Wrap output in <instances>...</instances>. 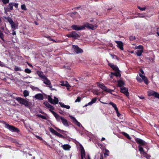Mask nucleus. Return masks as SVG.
Returning <instances> with one entry per match:
<instances>
[{"mask_svg": "<svg viewBox=\"0 0 159 159\" xmlns=\"http://www.w3.org/2000/svg\"><path fill=\"white\" fill-rule=\"evenodd\" d=\"M7 20L8 21V22L10 23V25L12 24L14 22L12 20V19L10 18L8 19Z\"/></svg>", "mask_w": 159, "mask_h": 159, "instance_id": "obj_42", "label": "nucleus"}, {"mask_svg": "<svg viewBox=\"0 0 159 159\" xmlns=\"http://www.w3.org/2000/svg\"><path fill=\"white\" fill-rule=\"evenodd\" d=\"M15 30H12V33L13 35H15L16 34V31H15Z\"/></svg>", "mask_w": 159, "mask_h": 159, "instance_id": "obj_51", "label": "nucleus"}, {"mask_svg": "<svg viewBox=\"0 0 159 159\" xmlns=\"http://www.w3.org/2000/svg\"><path fill=\"white\" fill-rule=\"evenodd\" d=\"M116 72L114 73H111L112 74L118 77H120L121 76V75L120 73L119 72V71H116Z\"/></svg>", "mask_w": 159, "mask_h": 159, "instance_id": "obj_29", "label": "nucleus"}, {"mask_svg": "<svg viewBox=\"0 0 159 159\" xmlns=\"http://www.w3.org/2000/svg\"><path fill=\"white\" fill-rule=\"evenodd\" d=\"M60 119L61 120L64 126H69L67 121L66 119L62 117H61Z\"/></svg>", "mask_w": 159, "mask_h": 159, "instance_id": "obj_18", "label": "nucleus"}, {"mask_svg": "<svg viewBox=\"0 0 159 159\" xmlns=\"http://www.w3.org/2000/svg\"><path fill=\"white\" fill-rule=\"evenodd\" d=\"M104 157H106L107 156H108L109 154H107V152H105L104 153Z\"/></svg>", "mask_w": 159, "mask_h": 159, "instance_id": "obj_57", "label": "nucleus"}, {"mask_svg": "<svg viewBox=\"0 0 159 159\" xmlns=\"http://www.w3.org/2000/svg\"><path fill=\"white\" fill-rule=\"evenodd\" d=\"M153 96H154L156 98H159V93H157L155 92L154 93Z\"/></svg>", "mask_w": 159, "mask_h": 159, "instance_id": "obj_43", "label": "nucleus"}, {"mask_svg": "<svg viewBox=\"0 0 159 159\" xmlns=\"http://www.w3.org/2000/svg\"><path fill=\"white\" fill-rule=\"evenodd\" d=\"M43 104L47 107L49 108V110L50 111H51L54 109V107L50 105L48 102H44Z\"/></svg>", "mask_w": 159, "mask_h": 159, "instance_id": "obj_15", "label": "nucleus"}, {"mask_svg": "<svg viewBox=\"0 0 159 159\" xmlns=\"http://www.w3.org/2000/svg\"><path fill=\"white\" fill-rule=\"evenodd\" d=\"M71 33V36L72 38L75 39H77L80 37L79 35L75 32H72Z\"/></svg>", "mask_w": 159, "mask_h": 159, "instance_id": "obj_22", "label": "nucleus"}, {"mask_svg": "<svg viewBox=\"0 0 159 159\" xmlns=\"http://www.w3.org/2000/svg\"><path fill=\"white\" fill-rule=\"evenodd\" d=\"M139 151L140 152L141 154H143V155H147V153L144 152L143 148L141 146H139Z\"/></svg>", "mask_w": 159, "mask_h": 159, "instance_id": "obj_25", "label": "nucleus"}, {"mask_svg": "<svg viewBox=\"0 0 159 159\" xmlns=\"http://www.w3.org/2000/svg\"><path fill=\"white\" fill-rule=\"evenodd\" d=\"M25 72L28 74H30L31 73V71L30 70L28 69H26L25 70Z\"/></svg>", "mask_w": 159, "mask_h": 159, "instance_id": "obj_40", "label": "nucleus"}, {"mask_svg": "<svg viewBox=\"0 0 159 159\" xmlns=\"http://www.w3.org/2000/svg\"><path fill=\"white\" fill-rule=\"evenodd\" d=\"M98 85L99 88H101L105 91L111 93L112 91H113V90H111L109 89H107L103 84H98Z\"/></svg>", "mask_w": 159, "mask_h": 159, "instance_id": "obj_7", "label": "nucleus"}, {"mask_svg": "<svg viewBox=\"0 0 159 159\" xmlns=\"http://www.w3.org/2000/svg\"><path fill=\"white\" fill-rule=\"evenodd\" d=\"M14 70L16 71H21V70L20 67H19L16 66H15V67L14 68Z\"/></svg>", "mask_w": 159, "mask_h": 159, "instance_id": "obj_37", "label": "nucleus"}, {"mask_svg": "<svg viewBox=\"0 0 159 159\" xmlns=\"http://www.w3.org/2000/svg\"><path fill=\"white\" fill-rule=\"evenodd\" d=\"M48 87H49L51 89V90H56V89H55L52 88V86L51 85L49 86Z\"/></svg>", "mask_w": 159, "mask_h": 159, "instance_id": "obj_54", "label": "nucleus"}, {"mask_svg": "<svg viewBox=\"0 0 159 159\" xmlns=\"http://www.w3.org/2000/svg\"><path fill=\"white\" fill-rule=\"evenodd\" d=\"M143 156L144 157H146L147 158H149L150 157V156L148 155L147 154V155H143Z\"/></svg>", "mask_w": 159, "mask_h": 159, "instance_id": "obj_49", "label": "nucleus"}, {"mask_svg": "<svg viewBox=\"0 0 159 159\" xmlns=\"http://www.w3.org/2000/svg\"><path fill=\"white\" fill-rule=\"evenodd\" d=\"M27 64H28V65H29L30 66H31V67H33L32 65H31V64H30L29 63H27Z\"/></svg>", "mask_w": 159, "mask_h": 159, "instance_id": "obj_64", "label": "nucleus"}, {"mask_svg": "<svg viewBox=\"0 0 159 159\" xmlns=\"http://www.w3.org/2000/svg\"><path fill=\"white\" fill-rule=\"evenodd\" d=\"M100 159H103V156L102 155H101Z\"/></svg>", "mask_w": 159, "mask_h": 159, "instance_id": "obj_63", "label": "nucleus"}, {"mask_svg": "<svg viewBox=\"0 0 159 159\" xmlns=\"http://www.w3.org/2000/svg\"><path fill=\"white\" fill-rule=\"evenodd\" d=\"M80 100H81L80 98V97H77V98L75 101V102H79L80 101Z\"/></svg>", "mask_w": 159, "mask_h": 159, "instance_id": "obj_45", "label": "nucleus"}, {"mask_svg": "<svg viewBox=\"0 0 159 159\" xmlns=\"http://www.w3.org/2000/svg\"><path fill=\"white\" fill-rule=\"evenodd\" d=\"M155 92L151 90L148 91V95L149 96H153Z\"/></svg>", "mask_w": 159, "mask_h": 159, "instance_id": "obj_33", "label": "nucleus"}, {"mask_svg": "<svg viewBox=\"0 0 159 159\" xmlns=\"http://www.w3.org/2000/svg\"><path fill=\"white\" fill-rule=\"evenodd\" d=\"M139 97L141 99H143L144 98V97L143 96H139Z\"/></svg>", "mask_w": 159, "mask_h": 159, "instance_id": "obj_56", "label": "nucleus"}, {"mask_svg": "<svg viewBox=\"0 0 159 159\" xmlns=\"http://www.w3.org/2000/svg\"><path fill=\"white\" fill-rule=\"evenodd\" d=\"M138 8L139 9V10H141V11H144L146 9V8L145 7L141 8V7H140L139 6L138 7Z\"/></svg>", "mask_w": 159, "mask_h": 159, "instance_id": "obj_47", "label": "nucleus"}, {"mask_svg": "<svg viewBox=\"0 0 159 159\" xmlns=\"http://www.w3.org/2000/svg\"><path fill=\"white\" fill-rule=\"evenodd\" d=\"M108 65L115 71H119L118 68L116 66L110 63H109Z\"/></svg>", "mask_w": 159, "mask_h": 159, "instance_id": "obj_21", "label": "nucleus"}, {"mask_svg": "<svg viewBox=\"0 0 159 159\" xmlns=\"http://www.w3.org/2000/svg\"><path fill=\"white\" fill-rule=\"evenodd\" d=\"M80 152L81 159H84L85 157V152L84 148L82 146L80 148Z\"/></svg>", "mask_w": 159, "mask_h": 159, "instance_id": "obj_14", "label": "nucleus"}, {"mask_svg": "<svg viewBox=\"0 0 159 159\" xmlns=\"http://www.w3.org/2000/svg\"><path fill=\"white\" fill-rule=\"evenodd\" d=\"M11 29L12 30H16L17 29V26H16V24L14 22L12 24H11Z\"/></svg>", "mask_w": 159, "mask_h": 159, "instance_id": "obj_28", "label": "nucleus"}, {"mask_svg": "<svg viewBox=\"0 0 159 159\" xmlns=\"http://www.w3.org/2000/svg\"><path fill=\"white\" fill-rule=\"evenodd\" d=\"M19 4L15 2H10L9 3L5 11H10L13 10V7L14 6L16 9L18 8Z\"/></svg>", "mask_w": 159, "mask_h": 159, "instance_id": "obj_2", "label": "nucleus"}, {"mask_svg": "<svg viewBox=\"0 0 159 159\" xmlns=\"http://www.w3.org/2000/svg\"><path fill=\"white\" fill-rule=\"evenodd\" d=\"M66 36L68 37H72V36H71V33H70L69 34H67Z\"/></svg>", "mask_w": 159, "mask_h": 159, "instance_id": "obj_53", "label": "nucleus"}, {"mask_svg": "<svg viewBox=\"0 0 159 159\" xmlns=\"http://www.w3.org/2000/svg\"><path fill=\"white\" fill-rule=\"evenodd\" d=\"M37 73L38 75L43 80L44 78H45V77H46L45 75H44L43 73L42 72L39 71H37Z\"/></svg>", "mask_w": 159, "mask_h": 159, "instance_id": "obj_20", "label": "nucleus"}, {"mask_svg": "<svg viewBox=\"0 0 159 159\" xmlns=\"http://www.w3.org/2000/svg\"><path fill=\"white\" fill-rule=\"evenodd\" d=\"M136 142L139 144L140 146H146L147 144L143 140H135Z\"/></svg>", "mask_w": 159, "mask_h": 159, "instance_id": "obj_12", "label": "nucleus"}, {"mask_svg": "<svg viewBox=\"0 0 159 159\" xmlns=\"http://www.w3.org/2000/svg\"><path fill=\"white\" fill-rule=\"evenodd\" d=\"M34 98L39 100H43V95L41 93H39L35 95Z\"/></svg>", "mask_w": 159, "mask_h": 159, "instance_id": "obj_17", "label": "nucleus"}, {"mask_svg": "<svg viewBox=\"0 0 159 159\" xmlns=\"http://www.w3.org/2000/svg\"><path fill=\"white\" fill-rule=\"evenodd\" d=\"M43 83L46 85L49 86L51 84L50 81L46 77H45V78H44L43 80Z\"/></svg>", "mask_w": 159, "mask_h": 159, "instance_id": "obj_19", "label": "nucleus"}, {"mask_svg": "<svg viewBox=\"0 0 159 159\" xmlns=\"http://www.w3.org/2000/svg\"><path fill=\"white\" fill-rule=\"evenodd\" d=\"M37 116L38 117H40L43 119H45V120L47 119L46 117L44 116H43V115H41L40 114H39V115H37Z\"/></svg>", "mask_w": 159, "mask_h": 159, "instance_id": "obj_35", "label": "nucleus"}, {"mask_svg": "<svg viewBox=\"0 0 159 159\" xmlns=\"http://www.w3.org/2000/svg\"><path fill=\"white\" fill-rule=\"evenodd\" d=\"M23 94L25 97H27L29 95V93L27 90H25L24 91Z\"/></svg>", "mask_w": 159, "mask_h": 159, "instance_id": "obj_34", "label": "nucleus"}, {"mask_svg": "<svg viewBox=\"0 0 159 159\" xmlns=\"http://www.w3.org/2000/svg\"><path fill=\"white\" fill-rule=\"evenodd\" d=\"M109 104L112 106L114 108L115 111H117L118 108L115 104L111 102L109 103Z\"/></svg>", "mask_w": 159, "mask_h": 159, "instance_id": "obj_31", "label": "nucleus"}, {"mask_svg": "<svg viewBox=\"0 0 159 159\" xmlns=\"http://www.w3.org/2000/svg\"><path fill=\"white\" fill-rule=\"evenodd\" d=\"M4 34L2 33L0 34V37L1 39L3 41H4V39L3 38Z\"/></svg>", "mask_w": 159, "mask_h": 159, "instance_id": "obj_46", "label": "nucleus"}, {"mask_svg": "<svg viewBox=\"0 0 159 159\" xmlns=\"http://www.w3.org/2000/svg\"><path fill=\"white\" fill-rule=\"evenodd\" d=\"M21 8L22 10H26L27 8L26 7L25 5V4L22 5L21 6Z\"/></svg>", "mask_w": 159, "mask_h": 159, "instance_id": "obj_39", "label": "nucleus"}, {"mask_svg": "<svg viewBox=\"0 0 159 159\" xmlns=\"http://www.w3.org/2000/svg\"><path fill=\"white\" fill-rule=\"evenodd\" d=\"M116 113L117 114V116L118 117H119L120 115V114L119 112L118 109H117V111H116Z\"/></svg>", "mask_w": 159, "mask_h": 159, "instance_id": "obj_50", "label": "nucleus"}, {"mask_svg": "<svg viewBox=\"0 0 159 159\" xmlns=\"http://www.w3.org/2000/svg\"><path fill=\"white\" fill-rule=\"evenodd\" d=\"M2 123L5 124V127L9 130L14 132H18L19 130L18 129L14 127V126L10 125L7 124L5 122L3 121Z\"/></svg>", "mask_w": 159, "mask_h": 159, "instance_id": "obj_3", "label": "nucleus"}, {"mask_svg": "<svg viewBox=\"0 0 159 159\" xmlns=\"http://www.w3.org/2000/svg\"><path fill=\"white\" fill-rule=\"evenodd\" d=\"M49 130L51 132H52V134H54V135H55L56 133L57 132L56 130H54L52 128H50Z\"/></svg>", "mask_w": 159, "mask_h": 159, "instance_id": "obj_36", "label": "nucleus"}, {"mask_svg": "<svg viewBox=\"0 0 159 159\" xmlns=\"http://www.w3.org/2000/svg\"><path fill=\"white\" fill-rule=\"evenodd\" d=\"M16 99L20 104L24 105L27 107H30L28 102L25 99L20 97H16Z\"/></svg>", "mask_w": 159, "mask_h": 159, "instance_id": "obj_1", "label": "nucleus"}, {"mask_svg": "<svg viewBox=\"0 0 159 159\" xmlns=\"http://www.w3.org/2000/svg\"><path fill=\"white\" fill-rule=\"evenodd\" d=\"M47 38L49 39H50V40L51 41H54V40H53V39H52L49 36L48 37H47Z\"/></svg>", "mask_w": 159, "mask_h": 159, "instance_id": "obj_58", "label": "nucleus"}, {"mask_svg": "<svg viewBox=\"0 0 159 159\" xmlns=\"http://www.w3.org/2000/svg\"><path fill=\"white\" fill-rule=\"evenodd\" d=\"M72 48L74 51L77 54L81 53L83 52V50L77 46L73 45Z\"/></svg>", "mask_w": 159, "mask_h": 159, "instance_id": "obj_9", "label": "nucleus"}, {"mask_svg": "<svg viewBox=\"0 0 159 159\" xmlns=\"http://www.w3.org/2000/svg\"><path fill=\"white\" fill-rule=\"evenodd\" d=\"M115 42L117 44L118 47L121 50H123V43L121 41H116Z\"/></svg>", "mask_w": 159, "mask_h": 159, "instance_id": "obj_16", "label": "nucleus"}, {"mask_svg": "<svg viewBox=\"0 0 159 159\" xmlns=\"http://www.w3.org/2000/svg\"><path fill=\"white\" fill-rule=\"evenodd\" d=\"M118 86L120 87H121L124 84V82L121 80H118Z\"/></svg>", "mask_w": 159, "mask_h": 159, "instance_id": "obj_30", "label": "nucleus"}, {"mask_svg": "<svg viewBox=\"0 0 159 159\" xmlns=\"http://www.w3.org/2000/svg\"><path fill=\"white\" fill-rule=\"evenodd\" d=\"M51 112L52 113V114L54 115L56 118L57 119V120H59L60 119H61V117L58 114H57V113H56L54 111H52V110L51 111Z\"/></svg>", "mask_w": 159, "mask_h": 159, "instance_id": "obj_23", "label": "nucleus"}, {"mask_svg": "<svg viewBox=\"0 0 159 159\" xmlns=\"http://www.w3.org/2000/svg\"><path fill=\"white\" fill-rule=\"evenodd\" d=\"M58 137H59L60 138H64L63 137V136L61 134H60V135H59Z\"/></svg>", "mask_w": 159, "mask_h": 159, "instance_id": "obj_60", "label": "nucleus"}, {"mask_svg": "<svg viewBox=\"0 0 159 159\" xmlns=\"http://www.w3.org/2000/svg\"><path fill=\"white\" fill-rule=\"evenodd\" d=\"M59 104L60 105L61 107L65 108L68 109H69L70 108V106L69 105H65L61 102H59Z\"/></svg>", "mask_w": 159, "mask_h": 159, "instance_id": "obj_26", "label": "nucleus"}, {"mask_svg": "<svg viewBox=\"0 0 159 159\" xmlns=\"http://www.w3.org/2000/svg\"><path fill=\"white\" fill-rule=\"evenodd\" d=\"M120 92L124 93L126 96H129V93L128 92V89L124 87H121L120 88Z\"/></svg>", "mask_w": 159, "mask_h": 159, "instance_id": "obj_11", "label": "nucleus"}, {"mask_svg": "<svg viewBox=\"0 0 159 159\" xmlns=\"http://www.w3.org/2000/svg\"><path fill=\"white\" fill-rule=\"evenodd\" d=\"M72 28L75 30H83V25H73L71 26Z\"/></svg>", "mask_w": 159, "mask_h": 159, "instance_id": "obj_13", "label": "nucleus"}, {"mask_svg": "<svg viewBox=\"0 0 159 159\" xmlns=\"http://www.w3.org/2000/svg\"><path fill=\"white\" fill-rule=\"evenodd\" d=\"M135 39L134 36H131L129 37V39L130 40H133Z\"/></svg>", "mask_w": 159, "mask_h": 159, "instance_id": "obj_48", "label": "nucleus"}, {"mask_svg": "<svg viewBox=\"0 0 159 159\" xmlns=\"http://www.w3.org/2000/svg\"><path fill=\"white\" fill-rule=\"evenodd\" d=\"M48 100L49 102L52 104H57L58 103V99L55 97H54V99L53 100L51 97L49 96H48Z\"/></svg>", "mask_w": 159, "mask_h": 159, "instance_id": "obj_8", "label": "nucleus"}, {"mask_svg": "<svg viewBox=\"0 0 159 159\" xmlns=\"http://www.w3.org/2000/svg\"><path fill=\"white\" fill-rule=\"evenodd\" d=\"M55 135H57V136H59V135H60V134H59V133H58L57 132L56 134H55Z\"/></svg>", "mask_w": 159, "mask_h": 159, "instance_id": "obj_59", "label": "nucleus"}, {"mask_svg": "<svg viewBox=\"0 0 159 159\" xmlns=\"http://www.w3.org/2000/svg\"><path fill=\"white\" fill-rule=\"evenodd\" d=\"M69 116L72 120V121L74 123V124L77 125L79 127H82V126L81 125L80 123L74 117L71 116Z\"/></svg>", "mask_w": 159, "mask_h": 159, "instance_id": "obj_10", "label": "nucleus"}, {"mask_svg": "<svg viewBox=\"0 0 159 159\" xmlns=\"http://www.w3.org/2000/svg\"><path fill=\"white\" fill-rule=\"evenodd\" d=\"M83 30L85 29V27H86L89 29L94 30L97 27V26L95 25H93L89 23H86L83 25Z\"/></svg>", "mask_w": 159, "mask_h": 159, "instance_id": "obj_5", "label": "nucleus"}, {"mask_svg": "<svg viewBox=\"0 0 159 159\" xmlns=\"http://www.w3.org/2000/svg\"><path fill=\"white\" fill-rule=\"evenodd\" d=\"M43 140L42 142L44 143V144L46 145H48V143L46 142L44 140Z\"/></svg>", "mask_w": 159, "mask_h": 159, "instance_id": "obj_52", "label": "nucleus"}, {"mask_svg": "<svg viewBox=\"0 0 159 159\" xmlns=\"http://www.w3.org/2000/svg\"><path fill=\"white\" fill-rule=\"evenodd\" d=\"M12 142L15 143L16 146H18L17 145H19L20 144L18 143V142L16 140H11ZM19 147V146H18Z\"/></svg>", "mask_w": 159, "mask_h": 159, "instance_id": "obj_41", "label": "nucleus"}, {"mask_svg": "<svg viewBox=\"0 0 159 159\" xmlns=\"http://www.w3.org/2000/svg\"><path fill=\"white\" fill-rule=\"evenodd\" d=\"M97 100V98H93L91 101L89 102L87 105H85V106H87L88 105H92L93 103L95 102Z\"/></svg>", "mask_w": 159, "mask_h": 159, "instance_id": "obj_27", "label": "nucleus"}, {"mask_svg": "<svg viewBox=\"0 0 159 159\" xmlns=\"http://www.w3.org/2000/svg\"><path fill=\"white\" fill-rule=\"evenodd\" d=\"M136 78L137 81L140 83H141L142 82V80H143L145 84H148V80L147 77L141 74H139V76H137Z\"/></svg>", "mask_w": 159, "mask_h": 159, "instance_id": "obj_4", "label": "nucleus"}, {"mask_svg": "<svg viewBox=\"0 0 159 159\" xmlns=\"http://www.w3.org/2000/svg\"><path fill=\"white\" fill-rule=\"evenodd\" d=\"M58 137H59L60 138H64L63 137V136L61 134H60V135H59Z\"/></svg>", "mask_w": 159, "mask_h": 159, "instance_id": "obj_61", "label": "nucleus"}, {"mask_svg": "<svg viewBox=\"0 0 159 159\" xmlns=\"http://www.w3.org/2000/svg\"><path fill=\"white\" fill-rule=\"evenodd\" d=\"M4 65V64L1 61H0V66H3Z\"/></svg>", "mask_w": 159, "mask_h": 159, "instance_id": "obj_55", "label": "nucleus"}, {"mask_svg": "<svg viewBox=\"0 0 159 159\" xmlns=\"http://www.w3.org/2000/svg\"><path fill=\"white\" fill-rule=\"evenodd\" d=\"M137 15V17H145L143 14L142 13H139Z\"/></svg>", "mask_w": 159, "mask_h": 159, "instance_id": "obj_38", "label": "nucleus"}, {"mask_svg": "<svg viewBox=\"0 0 159 159\" xmlns=\"http://www.w3.org/2000/svg\"><path fill=\"white\" fill-rule=\"evenodd\" d=\"M65 86L67 87L70 86L69 84L67 83V84H66Z\"/></svg>", "mask_w": 159, "mask_h": 159, "instance_id": "obj_62", "label": "nucleus"}, {"mask_svg": "<svg viewBox=\"0 0 159 159\" xmlns=\"http://www.w3.org/2000/svg\"><path fill=\"white\" fill-rule=\"evenodd\" d=\"M9 1V0H2V2L4 4L8 3Z\"/></svg>", "mask_w": 159, "mask_h": 159, "instance_id": "obj_44", "label": "nucleus"}, {"mask_svg": "<svg viewBox=\"0 0 159 159\" xmlns=\"http://www.w3.org/2000/svg\"><path fill=\"white\" fill-rule=\"evenodd\" d=\"M63 149L65 150H69L71 148V146L69 144H64L62 145Z\"/></svg>", "mask_w": 159, "mask_h": 159, "instance_id": "obj_24", "label": "nucleus"}, {"mask_svg": "<svg viewBox=\"0 0 159 159\" xmlns=\"http://www.w3.org/2000/svg\"><path fill=\"white\" fill-rule=\"evenodd\" d=\"M121 134L123 135L126 138L129 139H130L129 135L126 133L124 132H121Z\"/></svg>", "mask_w": 159, "mask_h": 159, "instance_id": "obj_32", "label": "nucleus"}, {"mask_svg": "<svg viewBox=\"0 0 159 159\" xmlns=\"http://www.w3.org/2000/svg\"><path fill=\"white\" fill-rule=\"evenodd\" d=\"M135 49H138L137 50L136 54L139 57L141 56L142 53L143 52V47L142 45H139L135 47Z\"/></svg>", "mask_w": 159, "mask_h": 159, "instance_id": "obj_6", "label": "nucleus"}]
</instances>
